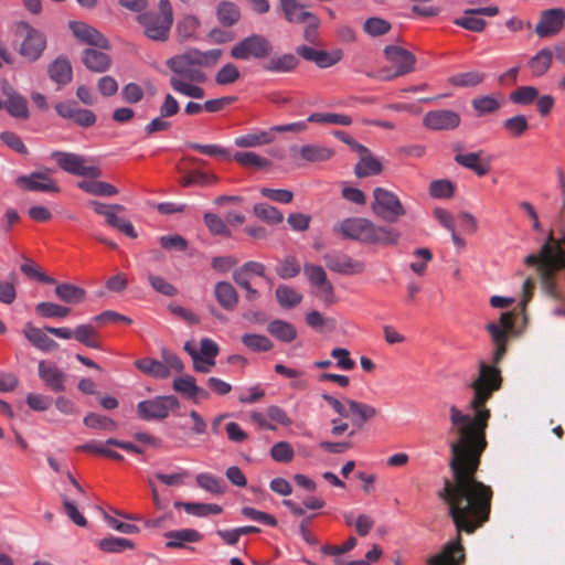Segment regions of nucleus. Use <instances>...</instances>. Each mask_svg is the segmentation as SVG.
Segmentation results:
<instances>
[{"label":"nucleus","instance_id":"1","mask_svg":"<svg viewBox=\"0 0 565 565\" xmlns=\"http://www.w3.org/2000/svg\"><path fill=\"white\" fill-rule=\"evenodd\" d=\"M480 463H449L452 479H445L438 497L447 504L457 530L456 541L428 558V565H462L465 548L460 534H472L490 519L493 491L479 481L476 473Z\"/></svg>","mask_w":565,"mask_h":565},{"label":"nucleus","instance_id":"2","mask_svg":"<svg viewBox=\"0 0 565 565\" xmlns=\"http://www.w3.org/2000/svg\"><path fill=\"white\" fill-rule=\"evenodd\" d=\"M222 56V50L213 49L202 52L190 49L182 54L167 60L166 64L173 73L169 79L171 88L183 96L202 99L205 90L198 84L206 81V75L200 67L215 65Z\"/></svg>","mask_w":565,"mask_h":565},{"label":"nucleus","instance_id":"3","mask_svg":"<svg viewBox=\"0 0 565 565\" xmlns=\"http://www.w3.org/2000/svg\"><path fill=\"white\" fill-rule=\"evenodd\" d=\"M524 263L527 266H536L543 290L550 297L558 299L561 296L554 277L559 269L565 268V249L561 243L551 235L540 253L526 256Z\"/></svg>","mask_w":565,"mask_h":565},{"label":"nucleus","instance_id":"4","mask_svg":"<svg viewBox=\"0 0 565 565\" xmlns=\"http://www.w3.org/2000/svg\"><path fill=\"white\" fill-rule=\"evenodd\" d=\"M159 13L146 11L137 17L143 28L145 35L150 40L164 42L169 38L173 24V10L169 0H159Z\"/></svg>","mask_w":565,"mask_h":565},{"label":"nucleus","instance_id":"5","mask_svg":"<svg viewBox=\"0 0 565 565\" xmlns=\"http://www.w3.org/2000/svg\"><path fill=\"white\" fill-rule=\"evenodd\" d=\"M333 232L344 238L360 241L363 243L385 242L388 232L375 226L372 222L362 217H348L333 226Z\"/></svg>","mask_w":565,"mask_h":565},{"label":"nucleus","instance_id":"6","mask_svg":"<svg viewBox=\"0 0 565 565\" xmlns=\"http://www.w3.org/2000/svg\"><path fill=\"white\" fill-rule=\"evenodd\" d=\"M14 32L17 35L24 36L18 49L19 54L29 62L39 60L46 47L44 34L23 21L15 24Z\"/></svg>","mask_w":565,"mask_h":565},{"label":"nucleus","instance_id":"7","mask_svg":"<svg viewBox=\"0 0 565 565\" xmlns=\"http://www.w3.org/2000/svg\"><path fill=\"white\" fill-rule=\"evenodd\" d=\"M180 408V402L174 395L156 396L137 404V414L142 420H163L171 411Z\"/></svg>","mask_w":565,"mask_h":565},{"label":"nucleus","instance_id":"8","mask_svg":"<svg viewBox=\"0 0 565 565\" xmlns=\"http://www.w3.org/2000/svg\"><path fill=\"white\" fill-rule=\"evenodd\" d=\"M273 50V44L264 35L252 34L235 44L231 50V55L236 60L254 57L264 61L271 54Z\"/></svg>","mask_w":565,"mask_h":565},{"label":"nucleus","instance_id":"9","mask_svg":"<svg viewBox=\"0 0 565 565\" xmlns=\"http://www.w3.org/2000/svg\"><path fill=\"white\" fill-rule=\"evenodd\" d=\"M51 158L67 173L90 179L102 175V170L96 166H86L87 159L81 154L55 150L51 153Z\"/></svg>","mask_w":565,"mask_h":565},{"label":"nucleus","instance_id":"10","mask_svg":"<svg viewBox=\"0 0 565 565\" xmlns=\"http://www.w3.org/2000/svg\"><path fill=\"white\" fill-rule=\"evenodd\" d=\"M486 328L495 345L493 362L499 363L507 352L508 334L514 328L513 313L502 312L499 322H490Z\"/></svg>","mask_w":565,"mask_h":565},{"label":"nucleus","instance_id":"11","mask_svg":"<svg viewBox=\"0 0 565 565\" xmlns=\"http://www.w3.org/2000/svg\"><path fill=\"white\" fill-rule=\"evenodd\" d=\"M494 157L486 154L483 150L468 153H457L454 158L459 166L475 172L478 177H484L491 171Z\"/></svg>","mask_w":565,"mask_h":565},{"label":"nucleus","instance_id":"12","mask_svg":"<svg viewBox=\"0 0 565 565\" xmlns=\"http://www.w3.org/2000/svg\"><path fill=\"white\" fill-rule=\"evenodd\" d=\"M416 56L408 50L391 43V79L415 71Z\"/></svg>","mask_w":565,"mask_h":565},{"label":"nucleus","instance_id":"13","mask_svg":"<svg viewBox=\"0 0 565 565\" xmlns=\"http://www.w3.org/2000/svg\"><path fill=\"white\" fill-rule=\"evenodd\" d=\"M166 539L164 547L168 550H189L194 551L190 546L192 543H199L203 540V534L195 529L183 527L179 530H170L163 533Z\"/></svg>","mask_w":565,"mask_h":565},{"label":"nucleus","instance_id":"14","mask_svg":"<svg viewBox=\"0 0 565 565\" xmlns=\"http://www.w3.org/2000/svg\"><path fill=\"white\" fill-rule=\"evenodd\" d=\"M499 13L497 6L477 9H466L463 15L454 20V23L472 32H482L487 25L486 20L473 15L495 17Z\"/></svg>","mask_w":565,"mask_h":565},{"label":"nucleus","instance_id":"15","mask_svg":"<svg viewBox=\"0 0 565 565\" xmlns=\"http://www.w3.org/2000/svg\"><path fill=\"white\" fill-rule=\"evenodd\" d=\"M565 22V11L559 8L542 11L540 21L535 26V33L540 38H547L557 34Z\"/></svg>","mask_w":565,"mask_h":565},{"label":"nucleus","instance_id":"16","mask_svg":"<svg viewBox=\"0 0 565 565\" xmlns=\"http://www.w3.org/2000/svg\"><path fill=\"white\" fill-rule=\"evenodd\" d=\"M460 116L458 113L449 109H438L428 111L423 124L431 130H452L460 125Z\"/></svg>","mask_w":565,"mask_h":565},{"label":"nucleus","instance_id":"17","mask_svg":"<svg viewBox=\"0 0 565 565\" xmlns=\"http://www.w3.org/2000/svg\"><path fill=\"white\" fill-rule=\"evenodd\" d=\"M326 266L341 275H355L364 270V264L359 260H354L348 255L340 253H328L323 255Z\"/></svg>","mask_w":565,"mask_h":565},{"label":"nucleus","instance_id":"18","mask_svg":"<svg viewBox=\"0 0 565 565\" xmlns=\"http://www.w3.org/2000/svg\"><path fill=\"white\" fill-rule=\"evenodd\" d=\"M39 377L53 392L65 391L66 374L54 363L40 361L38 365Z\"/></svg>","mask_w":565,"mask_h":565},{"label":"nucleus","instance_id":"19","mask_svg":"<svg viewBox=\"0 0 565 565\" xmlns=\"http://www.w3.org/2000/svg\"><path fill=\"white\" fill-rule=\"evenodd\" d=\"M68 26L79 41L102 50H108L110 47L109 41L90 25L84 22L71 21Z\"/></svg>","mask_w":565,"mask_h":565},{"label":"nucleus","instance_id":"20","mask_svg":"<svg viewBox=\"0 0 565 565\" xmlns=\"http://www.w3.org/2000/svg\"><path fill=\"white\" fill-rule=\"evenodd\" d=\"M17 183L32 192H60L56 182L45 172H32L29 175H20Z\"/></svg>","mask_w":565,"mask_h":565},{"label":"nucleus","instance_id":"21","mask_svg":"<svg viewBox=\"0 0 565 565\" xmlns=\"http://www.w3.org/2000/svg\"><path fill=\"white\" fill-rule=\"evenodd\" d=\"M299 64L298 57L292 53L275 54L266 57L260 67L271 74H285L294 72Z\"/></svg>","mask_w":565,"mask_h":565},{"label":"nucleus","instance_id":"22","mask_svg":"<svg viewBox=\"0 0 565 565\" xmlns=\"http://www.w3.org/2000/svg\"><path fill=\"white\" fill-rule=\"evenodd\" d=\"M2 94L6 97L4 108L12 117L18 119L29 118L28 100L25 97L17 93L9 84L3 86Z\"/></svg>","mask_w":565,"mask_h":565},{"label":"nucleus","instance_id":"23","mask_svg":"<svg viewBox=\"0 0 565 565\" xmlns=\"http://www.w3.org/2000/svg\"><path fill=\"white\" fill-rule=\"evenodd\" d=\"M23 334L34 348L41 351L50 352L58 347V343L51 339L44 329L36 328L31 322L24 326Z\"/></svg>","mask_w":565,"mask_h":565},{"label":"nucleus","instance_id":"24","mask_svg":"<svg viewBox=\"0 0 565 565\" xmlns=\"http://www.w3.org/2000/svg\"><path fill=\"white\" fill-rule=\"evenodd\" d=\"M82 62L92 72L104 73L109 70L111 58L108 54L95 50L86 49L82 53Z\"/></svg>","mask_w":565,"mask_h":565},{"label":"nucleus","instance_id":"25","mask_svg":"<svg viewBox=\"0 0 565 565\" xmlns=\"http://www.w3.org/2000/svg\"><path fill=\"white\" fill-rule=\"evenodd\" d=\"M214 296L218 305L228 311L236 308L238 303V294L228 281H218L214 287Z\"/></svg>","mask_w":565,"mask_h":565},{"label":"nucleus","instance_id":"26","mask_svg":"<svg viewBox=\"0 0 565 565\" xmlns=\"http://www.w3.org/2000/svg\"><path fill=\"white\" fill-rule=\"evenodd\" d=\"M49 76L50 78L58 84L66 85L72 81L73 70L67 57L58 56L49 65Z\"/></svg>","mask_w":565,"mask_h":565},{"label":"nucleus","instance_id":"27","mask_svg":"<svg viewBox=\"0 0 565 565\" xmlns=\"http://www.w3.org/2000/svg\"><path fill=\"white\" fill-rule=\"evenodd\" d=\"M298 152L302 160L310 163L324 162L334 156L333 149L316 143L301 146Z\"/></svg>","mask_w":565,"mask_h":565},{"label":"nucleus","instance_id":"28","mask_svg":"<svg viewBox=\"0 0 565 565\" xmlns=\"http://www.w3.org/2000/svg\"><path fill=\"white\" fill-rule=\"evenodd\" d=\"M285 18L290 23H306L312 17L311 12L305 10V6L297 0H279Z\"/></svg>","mask_w":565,"mask_h":565},{"label":"nucleus","instance_id":"29","mask_svg":"<svg viewBox=\"0 0 565 565\" xmlns=\"http://www.w3.org/2000/svg\"><path fill=\"white\" fill-rule=\"evenodd\" d=\"M553 51L545 47L540 50L534 56L527 62V67L534 77L544 76L552 66L553 63Z\"/></svg>","mask_w":565,"mask_h":565},{"label":"nucleus","instance_id":"30","mask_svg":"<svg viewBox=\"0 0 565 565\" xmlns=\"http://www.w3.org/2000/svg\"><path fill=\"white\" fill-rule=\"evenodd\" d=\"M136 367L146 375L157 380H164L170 376V371L161 361L143 358L135 362Z\"/></svg>","mask_w":565,"mask_h":565},{"label":"nucleus","instance_id":"31","mask_svg":"<svg viewBox=\"0 0 565 565\" xmlns=\"http://www.w3.org/2000/svg\"><path fill=\"white\" fill-rule=\"evenodd\" d=\"M275 140L273 128L269 130L254 131L235 139V145L241 148H253L271 143Z\"/></svg>","mask_w":565,"mask_h":565},{"label":"nucleus","instance_id":"32","mask_svg":"<svg viewBox=\"0 0 565 565\" xmlns=\"http://www.w3.org/2000/svg\"><path fill=\"white\" fill-rule=\"evenodd\" d=\"M174 508L183 509L188 514L204 518L210 514H221L223 509L218 504L214 503H201V502H174Z\"/></svg>","mask_w":565,"mask_h":565},{"label":"nucleus","instance_id":"33","mask_svg":"<svg viewBox=\"0 0 565 565\" xmlns=\"http://www.w3.org/2000/svg\"><path fill=\"white\" fill-rule=\"evenodd\" d=\"M55 295L65 303L77 305L84 301L86 291L73 284L62 282L56 285Z\"/></svg>","mask_w":565,"mask_h":565},{"label":"nucleus","instance_id":"34","mask_svg":"<svg viewBox=\"0 0 565 565\" xmlns=\"http://www.w3.org/2000/svg\"><path fill=\"white\" fill-rule=\"evenodd\" d=\"M77 188L94 196L110 198L118 194L115 185L104 181L83 180L77 182Z\"/></svg>","mask_w":565,"mask_h":565},{"label":"nucleus","instance_id":"35","mask_svg":"<svg viewBox=\"0 0 565 565\" xmlns=\"http://www.w3.org/2000/svg\"><path fill=\"white\" fill-rule=\"evenodd\" d=\"M267 331L277 340L286 343L292 342L297 338L296 328L280 319L273 320L267 326Z\"/></svg>","mask_w":565,"mask_h":565},{"label":"nucleus","instance_id":"36","mask_svg":"<svg viewBox=\"0 0 565 565\" xmlns=\"http://www.w3.org/2000/svg\"><path fill=\"white\" fill-rule=\"evenodd\" d=\"M383 164L372 153L361 157L359 162L354 167V174L358 178H366L371 175H377L382 172Z\"/></svg>","mask_w":565,"mask_h":565},{"label":"nucleus","instance_id":"37","mask_svg":"<svg viewBox=\"0 0 565 565\" xmlns=\"http://www.w3.org/2000/svg\"><path fill=\"white\" fill-rule=\"evenodd\" d=\"M486 77V73L473 70L455 74L449 77L448 82L456 87L472 88L483 83Z\"/></svg>","mask_w":565,"mask_h":565},{"label":"nucleus","instance_id":"38","mask_svg":"<svg viewBox=\"0 0 565 565\" xmlns=\"http://www.w3.org/2000/svg\"><path fill=\"white\" fill-rule=\"evenodd\" d=\"M74 338L82 344L86 345L87 348L92 349H102V344L98 340V332L89 323L86 324H78L74 329Z\"/></svg>","mask_w":565,"mask_h":565},{"label":"nucleus","instance_id":"39","mask_svg":"<svg viewBox=\"0 0 565 565\" xmlns=\"http://www.w3.org/2000/svg\"><path fill=\"white\" fill-rule=\"evenodd\" d=\"M196 484L214 495H222L226 491V484L223 479L207 472L199 473L195 477Z\"/></svg>","mask_w":565,"mask_h":565},{"label":"nucleus","instance_id":"40","mask_svg":"<svg viewBox=\"0 0 565 565\" xmlns=\"http://www.w3.org/2000/svg\"><path fill=\"white\" fill-rule=\"evenodd\" d=\"M349 416L355 426L361 427L366 420L375 415V408L355 401H348Z\"/></svg>","mask_w":565,"mask_h":565},{"label":"nucleus","instance_id":"41","mask_svg":"<svg viewBox=\"0 0 565 565\" xmlns=\"http://www.w3.org/2000/svg\"><path fill=\"white\" fill-rule=\"evenodd\" d=\"M275 295L279 306L285 309L294 308L302 301V295L287 285H279Z\"/></svg>","mask_w":565,"mask_h":565},{"label":"nucleus","instance_id":"42","mask_svg":"<svg viewBox=\"0 0 565 565\" xmlns=\"http://www.w3.org/2000/svg\"><path fill=\"white\" fill-rule=\"evenodd\" d=\"M265 270L266 268L264 264L255 260H249L234 270L233 280H249L250 276H258L267 279V281L270 282V279L267 278L265 275Z\"/></svg>","mask_w":565,"mask_h":565},{"label":"nucleus","instance_id":"43","mask_svg":"<svg viewBox=\"0 0 565 565\" xmlns=\"http://www.w3.org/2000/svg\"><path fill=\"white\" fill-rule=\"evenodd\" d=\"M98 547L106 553H121L135 548V543L125 537L109 535L98 541Z\"/></svg>","mask_w":565,"mask_h":565},{"label":"nucleus","instance_id":"44","mask_svg":"<svg viewBox=\"0 0 565 565\" xmlns=\"http://www.w3.org/2000/svg\"><path fill=\"white\" fill-rule=\"evenodd\" d=\"M254 214L267 224H279L284 220V214L275 206L267 203H257L253 207Z\"/></svg>","mask_w":565,"mask_h":565},{"label":"nucleus","instance_id":"45","mask_svg":"<svg viewBox=\"0 0 565 565\" xmlns=\"http://www.w3.org/2000/svg\"><path fill=\"white\" fill-rule=\"evenodd\" d=\"M241 18V12L233 2H221L217 7V19L224 26L234 25Z\"/></svg>","mask_w":565,"mask_h":565},{"label":"nucleus","instance_id":"46","mask_svg":"<svg viewBox=\"0 0 565 565\" xmlns=\"http://www.w3.org/2000/svg\"><path fill=\"white\" fill-rule=\"evenodd\" d=\"M35 311L43 318H65L72 309L55 302L44 301L35 306Z\"/></svg>","mask_w":565,"mask_h":565},{"label":"nucleus","instance_id":"47","mask_svg":"<svg viewBox=\"0 0 565 565\" xmlns=\"http://www.w3.org/2000/svg\"><path fill=\"white\" fill-rule=\"evenodd\" d=\"M242 342L254 352H268L274 348L273 342L266 335L257 333H245L242 337Z\"/></svg>","mask_w":565,"mask_h":565},{"label":"nucleus","instance_id":"48","mask_svg":"<svg viewBox=\"0 0 565 565\" xmlns=\"http://www.w3.org/2000/svg\"><path fill=\"white\" fill-rule=\"evenodd\" d=\"M539 89L534 86H520L510 94V100L516 105L527 106L536 100Z\"/></svg>","mask_w":565,"mask_h":565},{"label":"nucleus","instance_id":"49","mask_svg":"<svg viewBox=\"0 0 565 565\" xmlns=\"http://www.w3.org/2000/svg\"><path fill=\"white\" fill-rule=\"evenodd\" d=\"M84 424L94 429L114 431L117 429V423L108 416L89 413L84 417Z\"/></svg>","mask_w":565,"mask_h":565},{"label":"nucleus","instance_id":"50","mask_svg":"<svg viewBox=\"0 0 565 565\" xmlns=\"http://www.w3.org/2000/svg\"><path fill=\"white\" fill-rule=\"evenodd\" d=\"M502 127L509 132L510 136L519 138L524 135L529 129V121L524 115H515L505 119Z\"/></svg>","mask_w":565,"mask_h":565},{"label":"nucleus","instance_id":"51","mask_svg":"<svg viewBox=\"0 0 565 565\" xmlns=\"http://www.w3.org/2000/svg\"><path fill=\"white\" fill-rule=\"evenodd\" d=\"M373 195L372 210L374 214L385 221L388 220V192L383 188H376Z\"/></svg>","mask_w":565,"mask_h":565},{"label":"nucleus","instance_id":"52","mask_svg":"<svg viewBox=\"0 0 565 565\" xmlns=\"http://www.w3.org/2000/svg\"><path fill=\"white\" fill-rule=\"evenodd\" d=\"M195 385L196 380L189 374L175 377L172 382V388L186 399H191Z\"/></svg>","mask_w":565,"mask_h":565},{"label":"nucleus","instance_id":"53","mask_svg":"<svg viewBox=\"0 0 565 565\" xmlns=\"http://www.w3.org/2000/svg\"><path fill=\"white\" fill-rule=\"evenodd\" d=\"M234 159L244 167L266 168L270 164V161L264 157L258 156L255 152H236Z\"/></svg>","mask_w":565,"mask_h":565},{"label":"nucleus","instance_id":"54","mask_svg":"<svg viewBox=\"0 0 565 565\" xmlns=\"http://www.w3.org/2000/svg\"><path fill=\"white\" fill-rule=\"evenodd\" d=\"M473 109L480 115L492 114L497 111L501 104L493 96H482L472 99L471 102Z\"/></svg>","mask_w":565,"mask_h":565},{"label":"nucleus","instance_id":"55","mask_svg":"<svg viewBox=\"0 0 565 565\" xmlns=\"http://www.w3.org/2000/svg\"><path fill=\"white\" fill-rule=\"evenodd\" d=\"M203 218L206 227L213 235L231 236V231L228 230L225 221H223L218 215L207 212L204 214Z\"/></svg>","mask_w":565,"mask_h":565},{"label":"nucleus","instance_id":"56","mask_svg":"<svg viewBox=\"0 0 565 565\" xmlns=\"http://www.w3.org/2000/svg\"><path fill=\"white\" fill-rule=\"evenodd\" d=\"M276 273L282 279L294 278L300 273V265L294 256H288L276 267Z\"/></svg>","mask_w":565,"mask_h":565},{"label":"nucleus","instance_id":"57","mask_svg":"<svg viewBox=\"0 0 565 565\" xmlns=\"http://www.w3.org/2000/svg\"><path fill=\"white\" fill-rule=\"evenodd\" d=\"M271 458L277 462H290L294 459L295 451L287 441L276 443L270 449Z\"/></svg>","mask_w":565,"mask_h":565},{"label":"nucleus","instance_id":"58","mask_svg":"<svg viewBox=\"0 0 565 565\" xmlns=\"http://www.w3.org/2000/svg\"><path fill=\"white\" fill-rule=\"evenodd\" d=\"M454 191L455 186L449 180H435L429 185V194L436 199H449Z\"/></svg>","mask_w":565,"mask_h":565},{"label":"nucleus","instance_id":"59","mask_svg":"<svg viewBox=\"0 0 565 565\" xmlns=\"http://www.w3.org/2000/svg\"><path fill=\"white\" fill-rule=\"evenodd\" d=\"M363 31L373 38L384 35L388 32V21L380 18H369L363 24Z\"/></svg>","mask_w":565,"mask_h":565},{"label":"nucleus","instance_id":"60","mask_svg":"<svg viewBox=\"0 0 565 565\" xmlns=\"http://www.w3.org/2000/svg\"><path fill=\"white\" fill-rule=\"evenodd\" d=\"M239 78V71L233 63L222 66L215 75L217 85H230Z\"/></svg>","mask_w":565,"mask_h":565},{"label":"nucleus","instance_id":"61","mask_svg":"<svg viewBox=\"0 0 565 565\" xmlns=\"http://www.w3.org/2000/svg\"><path fill=\"white\" fill-rule=\"evenodd\" d=\"M241 513L245 518H247L252 521H256V522L269 525V526H277V524H278V522L274 515L263 512V511H259V510H256L250 507L242 508Z\"/></svg>","mask_w":565,"mask_h":565},{"label":"nucleus","instance_id":"62","mask_svg":"<svg viewBox=\"0 0 565 565\" xmlns=\"http://www.w3.org/2000/svg\"><path fill=\"white\" fill-rule=\"evenodd\" d=\"M148 281L157 292L163 296L173 297L178 294V289L161 276L149 274Z\"/></svg>","mask_w":565,"mask_h":565},{"label":"nucleus","instance_id":"63","mask_svg":"<svg viewBox=\"0 0 565 565\" xmlns=\"http://www.w3.org/2000/svg\"><path fill=\"white\" fill-rule=\"evenodd\" d=\"M200 22L194 15L183 17L177 25V31L180 38L186 40L194 35Z\"/></svg>","mask_w":565,"mask_h":565},{"label":"nucleus","instance_id":"64","mask_svg":"<svg viewBox=\"0 0 565 565\" xmlns=\"http://www.w3.org/2000/svg\"><path fill=\"white\" fill-rule=\"evenodd\" d=\"M185 146L192 150H196L202 154L210 157H223L228 158V151L218 145H201L196 142H186Z\"/></svg>","mask_w":565,"mask_h":565}]
</instances>
